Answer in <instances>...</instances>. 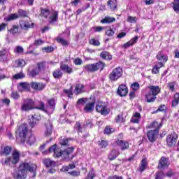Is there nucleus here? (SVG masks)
Wrapping results in <instances>:
<instances>
[{
  "label": "nucleus",
  "instance_id": "nucleus-41",
  "mask_svg": "<svg viewBox=\"0 0 179 179\" xmlns=\"http://www.w3.org/2000/svg\"><path fill=\"white\" fill-rule=\"evenodd\" d=\"M115 22V18L110 16H106L101 20V23H113Z\"/></svg>",
  "mask_w": 179,
  "mask_h": 179
},
{
  "label": "nucleus",
  "instance_id": "nucleus-63",
  "mask_svg": "<svg viewBox=\"0 0 179 179\" xmlns=\"http://www.w3.org/2000/svg\"><path fill=\"white\" fill-rule=\"evenodd\" d=\"M105 134H107L108 135H110V134H113V132H114V129H111L109 127H106L105 128Z\"/></svg>",
  "mask_w": 179,
  "mask_h": 179
},
{
  "label": "nucleus",
  "instance_id": "nucleus-4",
  "mask_svg": "<svg viewBox=\"0 0 179 179\" xmlns=\"http://www.w3.org/2000/svg\"><path fill=\"white\" fill-rule=\"evenodd\" d=\"M41 16L47 19L50 24H55L58 22V11H50L48 8H41Z\"/></svg>",
  "mask_w": 179,
  "mask_h": 179
},
{
  "label": "nucleus",
  "instance_id": "nucleus-37",
  "mask_svg": "<svg viewBox=\"0 0 179 179\" xmlns=\"http://www.w3.org/2000/svg\"><path fill=\"white\" fill-rule=\"evenodd\" d=\"M29 125L31 128H34L36 124H37V119L35 116L31 115L28 120Z\"/></svg>",
  "mask_w": 179,
  "mask_h": 179
},
{
  "label": "nucleus",
  "instance_id": "nucleus-6",
  "mask_svg": "<svg viewBox=\"0 0 179 179\" xmlns=\"http://www.w3.org/2000/svg\"><path fill=\"white\" fill-rule=\"evenodd\" d=\"M104 66H106V64L99 61L96 63L84 66V70L86 71V72H91L93 73L94 72H97L99 69L100 71H103L104 69Z\"/></svg>",
  "mask_w": 179,
  "mask_h": 179
},
{
  "label": "nucleus",
  "instance_id": "nucleus-12",
  "mask_svg": "<svg viewBox=\"0 0 179 179\" xmlns=\"http://www.w3.org/2000/svg\"><path fill=\"white\" fill-rule=\"evenodd\" d=\"M178 140V134L176 132H172L166 137V145L170 148L176 146L177 145V141Z\"/></svg>",
  "mask_w": 179,
  "mask_h": 179
},
{
  "label": "nucleus",
  "instance_id": "nucleus-17",
  "mask_svg": "<svg viewBox=\"0 0 179 179\" xmlns=\"http://www.w3.org/2000/svg\"><path fill=\"white\" fill-rule=\"evenodd\" d=\"M45 136H51V134H52V123H51L50 120H48L47 122L45 123Z\"/></svg>",
  "mask_w": 179,
  "mask_h": 179
},
{
  "label": "nucleus",
  "instance_id": "nucleus-10",
  "mask_svg": "<svg viewBox=\"0 0 179 179\" xmlns=\"http://www.w3.org/2000/svg\"><path fill=\"white\" fill-rule=\"evenodd\" d=\"M95 108L96 111L101 114V115H108V114H110V109L107 108L106 103L98 102Z\"/></svg>",
  "mask_w": 179,
  "mask_h": 179
},
{
  "label": "nucleus",
  "instance_id": "nucleus-38",
  "mask_svg": "<svg viewBox=\"0 0 179 179\" xmlns=\"http://www.w3.org/2000/svg\"><path fill=\"white\" fill-rule=\"evenodd\" d=\"M69 141H73V138H68L66 137L64 138H62L60 139V145H62V146H69Z\"/></svg>",
  "mask_w": 179,
  "mask_h": 179
},
{
  "label": "nucleus",
  "instance_id": "nucleus-13",
  "mask_svg": "<svg viewBox=\"0 0 179 179\" xmlns=\"http://www.w3.org/2000/svg\"><path fill=\"white\" fill-rule=\"evenodd\" d=\"M10 58V52L8 49L0 50V62H8Z\"/></svg>",
  "mask_w": 179,
  "mask_h": 179
},
{
  "label": "nucleus",
  "instance_id": "nucleus-59",
  "mask_svg": "<svg viewBox=\"0 0 179 179\" xmlns=\"http://www.w3.org/2000/svg\"><path fill=\"white\" fill-rule=\"evenodd\" d=\"M35 108H37V110H41L42 111H47V109H45V105L43 102H40L39 106H35Z\"/></svg>",
  "mask_w": 179,
  "mask_h": 179
},
{
  "label": "nucleus",
  "instance_id": "nucleus-43",
  "mask_svg": "<svg viewBox=\"0 0 179 179\" xmlns=\"http://www.w3.org/2000/svg\"><path fill=\"white\" fill-rule=\"evenodd\" d=\"M85 86H83V84H77L76 85V88L74 90V92L76 94H80V93H82L83 92V88Z\"/></svg>",
  "mask_w": 179,
  "mask_h": 179
},
{
  "label": "nucleus",
  "instance_id": "nucleus-51",
  "mask_svg": "<svg viewBox=\"0 0 179 179\" xmlns=\"http://www.w3.org/2000/svg\"><path fill=\"white\" fill-rule=\"evenodd\" d=\"M115 33V29H111V27H109L108 29L106 31V34L108 37H113Z\"/></svg>",
  "mask_w": 179,
  "mask_h": 179
},
{
  "label": "nucleus",
  "instance_id": "nucleus-20",
  "mask_svg": "<svg viewBox=\"0 0 179 179\" xmlns=\"http://www.w3.org/2000/svg\"><path fill=\"white\" fill-rule=\"evenodd\" d=\"M169 159L162 157L159 161L157 169H166V167H169Z\"/></svg>",
  "mask_w": 179,
  "mask_h": 179
},
{
  "label": "nucleus",
  "instance_id": "nucleus-25",
  "mask_svg": "<svg viewBox=\"0 0 179 179\" xmlns=\"http://www.w3.org/2000/svg\"><path fill=\"white\" fill-rule=\"evenodd\" d=\"M20 27L23 30H29V29H31V27H33V23L30 24V22L29 21L22 20L20 22Z\"/></svg>",
  "mask_w": 179,
  "mask_h": 179
},
{
  "label": "nucleus",
  "instance_id": "nucleus-30",
  "mask_svg": "<svg viewBox=\"0 0 179 179\" xmlns=\"http://www.w3.org/2000/svg\"><path fill=\"white\" fill-rule=\"evenodd\" d=\"M36 68L39 71V73L44 71L45 69H47V62H41L37 63Z\"/></svg>",
  "mask_w": 179,
  "mask_h": 179
},
{
  "label": "nucleus",
  "instance_id": "nucleus-24",
  "mask_svg": "<svg viewBox=\"0 0 179 179\" xmlns=\"http://www.w3.org/2000/svg\"><path fill=\"white\" fill-rule=\"evenodd\" d=\"M163 127L162 123L157 122V121H154L148 126V128L154 129V131H157L158 132L160 131V128Z\"/></svg>",
  "mask_w": 179,
  "mask_h": 179
},
{
  "label": "nucleus",
  "instance_id": "nucleus-28",
  "mask_svg": "<svg viewBox=\"0 0 179 179\" xmlns=\"http://www.w3.org/2000/svg\"><path fill=\"white\" fill-rule=\"evenodd\" d=\"M64 75L61 69H57L52 72V76L55 79H61Z\"/></svg>",
  "mask_w": 179,
  "mask_h": 179
},
{
  "label": "nucleus",
  "instance_id": "nucleus-52",
  "mask_svg": "<svg viewBox=\"0 0 179 179\" xmlns=\"http://www.w3.org/2000/svg\"><path fill=\"white\" fill-rule=\"evenodd\" d=\"M95 177H96V173H94V170L91 169L89 171V173H88L87 177L85 178V179H93Z\"/></svg>",
  "mask_w": 179,
  "mask_h": 179
},
{
  "label": "nucleus",
  "instance_id": "nucleus-27",
  "mask_svg": "<svg viewBox=\"0 0 179 179\" xmlns=\"http://www.w3.org/2000/svg\"><path fill=\"white\" fill-rule=\"evenodd\" d=\"M8 31L10 34L15 36L19 33V25L13 24L10 28H8Z\"/></svg>",
  "mask_w": 179,
  "mask_h": 179
},
{
  "label": "nucleus",
  "instance_id": "nucleus-57",
  "mask_svg": "<svg viewBox=\"0 0 179 179\" xmlns=\"http://www.w3.org/2000/svg\"><path fill=\"white\" fill-rule=\"evenodd\" d=\"M23 47L22 46H17L15 49H14V52H15V54H23Z\"/></svg>",
  "mask_w": 179,
  "mask_h": 179
},
{
  "label": "nucleus",
  "instance_id": "nucleus-33",
  "mask_svg": "<svg viewBox=\"0 0 179 179\" xmlns=\"http://www.w3.org/2000/svg\"><path fill=\"white\" fill-rule=\"evenodd\" d=\"M100 57L102 58V59H106L107 61H110V59H113V56H111L110 52L107 51H103L100 54Z\"/></svg>",
  "mask_w": 179,
  "mask_h": 179
},
{
  "label": "nucleus",
  "instance_id": "nucleus-40",
  "mask_svg": "<svg viewBox=\"0 0 179 179\" xmlns=\"http://www.w3.org/2000/svg\"><path fill=\"white\" fill-rule=\"evenodd\" d=\"M179 103V92L174 94L173 100L172 101V107H177Z\"/></svg>",
  "mask_w": 179,
  "mask_h": 179
},
{
  "label": "nucleus",
  "instance_id": "nucleus-49",
  "mask_svg": "<svg viewBox=\"0 0 179 179\" xmlns=\"http://www.w3.org/2000/svg\"><path fill=\"white\" fill-rule=\"evenodd\" d=\"M89 42L91 45H94L95 47H99L100 45V41L96 38H91Z\"/></svg>",
  "mask_w": 179,
  "mask_h": 179
},
{
  "label": "nucleus",
  "instance_id": "nucleus-11",
  "mask_svg": "<svg viewBox=\"0 0 179 179\" xmlns=\"http://www.w3.org/2000/svg\"><path fill=\"white\" fill-rule=\"evenodd\" d=\"M96 104V99L94 96H91L88 98L85 106H84L85 113H92L94 110V105Z\"/></svg>",
  "mask_w": 179,
  "mask_h": 179
},
{
  "label": "nucleus",
  "instance_id": "nucleus-5",
  "mask_svg": "<svg viewBox=\"0 0 179 179\" xmlns=\"http://www.w3.org/2000/svg\"><path fill=\"white\" fill-rule=\"evenodd\" d=\"M20 161V152L15 150L12 154V156L6 158L5 160L2 159L1 164L3 166H12L17 164V162Z\"/></svg>",
  "mask_w": 179,
  "mask_h": 179
},
{
  "label": "nucleus",
  "instance_id": "nucleus-54",
  "mask_svg": "<svg viewBox=\"0 0 179 179\" xmlns=\"http://www.w3.org/2000/svg\"><path fill=\"white\" fill-rule=\"evenodd\" d=\"M42 51L46 53L53 52L54 48L52 46H47L45 48H42Z\"/></svg>",
  "mask_w": 179,
  "mask_h": 179
},
{
  "label": "nucleus",
  "instance_id": "nucleus-7",
  "mask_svg": "<svg viewBox=\"0 0 179 179\" xmlns=\"http://www.w3.org/2000/svg\"><path fill=\"white\" fill-rule=\"evenodd\" d=\"M17 135H18L17 137V141H19L21 143H24V142H26V138H27V136L29 135L27 125H21L17 131Z\"/></svg>",
  "mask_w": 179,
  "mask_h": 179
},
{
  "label": "nucleus",
  "instance_id": "nucleus-50",
  "mask_svg": "<svg viewBox=\"0 0 179 179\" xmlns=\"http://www.w3.org/2000/svg\"><path fill=\"white\" fill-rule=\"evenodd\" d=\"M166 177L164 172L163 171H160L156 173L155 179H163Z\"/></svg>",
  "mask_w": 179,
  "mask_h": 179
},
{
  "label": "nucleus",
  "instance_id": "nucleus-34",
  "mask_svg": "<svg viewBox=\"0 0 179 179\" xmlns=\"http://www.w3.org/2000/svg\"><path fill=\"white\" fill-rule=\"evenodd\" d=\"M19 86L24 92L30 91V84H29V83L27 82L20 83Z\"/></svg>",
  "mask_w": 179,
  "mask_h": 179
},
{
  "label": "nucleus",
  "instance_id": "nucleus-42",
  "mask_svg": "<svg viewBox=\"0 0 179 179\" xmlns=\"http://www.w3.org/2000/svg\"><path fill=\"white\" fill-rule=\"evenodd\" d=\"M63 93L67 95L69 99H72V96H73V87H71L69 90H64Z\"/></svg>",
  "mask_w": 179,
  "mask_h": 179
},
{
  "label": "nucleus",
  "instance_id": "nucleus-44",
  "mask_svg": "<svg viewBox=\"0 0 179 179\" xmlns=\"http://www.w3.org/2000/svg\"><path fill=\"white\" fill-rule=\"evenodd\" d=\"M16 19H19V14L15 13L9 15L6 20H7V22H10L12 20H16Z\"/></svg>",
  "mask_w": 179,
  "mask_h": 179
},
{
  "label": "nucleus",
  "instance_id": "nucleus-39",
  "mask_svg": "<svg viewBox=\"0 0 179 179\" xmlns=\"http://www.w3.org/2000/svg\"><path fill=\"white\" fill-rule=\"evenodd\" d=\"M45 41H44L42 39H36L34 41V43L31 44L29 47V48H31V47L35 46V47H40V45H43Z\"/></svg>",
  "mask_w": 179,
  "mask_h": 179
},
{
  "label": "nucleus",
  "instance_id": "nucleus-45",
  "mask_svg": "<svg viewBox=\"0 0 179 179\" xmlns=\"http://www.w3.org/2000/svg\"><path fill=\"white\" fill-rule=\"evenodd\" d=\"M173 9L176 13H179V0H174L172 2Z\"/></svg>",
  "mask_w": 179,
  "mask_h": 179
},
{
  "label": "nucleus",
  "instance_id": "nucleus-36",
  "mask_svg": "<svg viewBox=\"0 0 179 179\" xmlns=\"http://www.w3.org/2000/svg\"><path fill=\"white\" fill-rule=\"evenodd\" d=\"M108 6H109L110 10H115L117 9V0H109Z\"/></svg>",
  "mask_w": 179,
  "mask_h": 179
},
{
  "label": "nucleus",
  "instance_id": "nucleus-26",
  "mask_svg": "<svg viewBox=\"0 0 179 179\" xmlns=\"http://www.w3.org/2000/svg\"><path fill=\"white\" fill-rule=\"evenodd\" d=\"M60 69L69 74H71L73 72V69L71 67H70L68 64H65L64 63H61Z\"/></svg>",
  "mask_w": 179,
  "mask_h": 179
},
{
  "label": "nucleus",
  "instance_id": "nucleus-62",
  "mask_svg": "<svg viewBox=\"0 0 179 179\" xmlns=\"http://www.w3.org/2000/svg\"><path fill=\"white\" fill-rule=\"evenodd\" d=\"M11 97L12 99H14L15 100H17V99L20 98V95L16 92H13L11 93Z\"/></svg>",
  "mask_w": 179,
  "mask_h": 179
},
{
  "label": "nucleus",
  "instance_id": "nucleus-60",
  "mask_svg": "<svg viewBox=\"0 0 179 179\" xmlns=\"http://www.w3.org/2000/svg\"><path fill=\"white\" fill-rule=\"evenodd\" d=\"M131 89H133L134 92H136V90H139L141 85L138 83H134L131 85Z\"/></svg>",
  "mask_w": 179,
  "mask_h": 179
},
{
  "label": "nucleus",
  "instance_id": "nucleus-55",
  "mask_svg": "<svg viewBox=\"0 0 179 179\" xmlns=\"http://www.w3.org/2000/svg\"><path fill=\"white\" fill-rule=\"evenodd\" d=\"M10 150H12V148L9 146L5 147L2 152V155H5L6 156H8V155L10 153Z\"/></svg>",
  "mask_w": 179,
  "mask_h": 179
},
{
  "label": "nucleus",
  "instance_id": "nucleus-22",
  "mask_svg": "<svg viewBox=\"0 0 179 179\" xmlns=\"http://www.w3.org/2000/svg\"><path fill=\"white\" fill-rule=\"evenodd\" d=\"M138 40H139V36H136L134 38L131 39L129 42L124 43L123 45V48H129V47H132L134 44H136V43H138Z\"/></svg>",
  "mask_w": 179,
  "mask_h": 179
},
{
  "label": "nucleus",
  "instance_id": "nucleus-2",
  "mask_svg": "<svg viewBox=\"0 0 179 179\" xmlns=\"http://www.w3.org/2000/svg\"><path fill=\"white\" fill-rule=\"evenodd\" d=\"M74 149L75 148L73 147H70L66 150L62 151L61 148H58V145H57V144H54L50 148H49L48 152L54 153L53 156L57 159L59 157H63V159H65V160H72V159L73 158V155H72V154L73 153Z\"/></svg>",
  "mask_w": 179,
  "mask_h": 179
},
{
  "label": "nucleus",
  "instance_id": "nucleus-31",
  "mask_svg": "<svg viewBox=\"0 0 179 179\" xmlns=\"http://www.w3.org/2000/svg\"><path fill=\"white\" fill-rule=\"evenodd\" d=\"M131 121L134 124H139V121H141V113L136 112L131 117Z\"/></svg>",
  "mask_w": 179,
  "mask_h": 179
},
{
  "label": "nucleus",
  "instance_id": "nucleus-3",
  "mask_svg": "<svg viewBox=\"0 0 179 179\" xmlns=\"http://www.w3.org/2000/svg\"><path fill=\"white\" fill-rule=\"evenodd\" d=\"M147 93L145 94V101L147 103H155L156 101V96L162 92V89L159 85H150L147 87Z\"/></svg>",
  "mask_w": 179,
  "mask_h": 179
},
{
  "label": "nucleus",
  "instance_id": "nucleus-8",
  "mask_svg": "<svg viewBox=\"0 0 179 179\" xmlns=\"http://www.w3.org/2000/svg\"><path fill=\"white\" fill-rule=\"evenodd\" d=\"M123 73H124V71H122V68L116 67L109 74L108 76L109 80H110V82H117V80L122 76Z\"/></svg>",
  "mask_w": 179,
  "mask_h": 179
},
{
  "label": "nucleus",
  "instance_id": "nucleus-47",
  "mask_svg": "<svg viewBox=\"0 0 179 179\" xmlns=\"http://www.w3.org/2000/svg\"><path fill=\"white\" fill-rule=\"evenodd\" d=\"M15 66L23 68L26 65V62L24 59H18L15 62Z\"/></svg>",
  "mask_w": 179,
  "mask_h": 179
},
{
  "label": "nucleus",
  "instance_id": "nucleus-58",
  "mask_svg": "<svg viewBox=\"0 0 179 179\" xmlns=\"http://www.w3.org/2000/svg\"><path fill=\"white\" fill-rule=\"evenodd\" d=\"M89 99H87V98H80V99H79L78 100V101H77V105L78 106H80V104H82L83 106L85 104V103H87V100H88Z\"/></svg>",
  "mask_w": 179,
  "mask_h": 179
},
{
  "label": "nucleus",
  "instance_id": "nucleus-53",
  "mask_svg": "<svg viewBox=\"0 0 179 179\" xmlns=\"http://www.w3.org/2000/svg\"><path fill=\"white\" fill-rule=\"evenodd\" d=\"M56 41L62 44V45H68V41L61 37H57Z\"/></svg>",
  "mask_w": 179,
  "mask_h": 179
},
{
  "label": "nucleus",
  "instance_id": "nucleus-18",
  "mask_svg": "<svg viewBox=\"0 0 179 179\" xmlns=\"http://www.w3.org/2000/svg\"><path fill=\"white\" fill-rule=\"evenodd\" d=\"M31 87L34 90H38L40 92L45 88V84L43 83L32 82L31 83Z\"/></svg>",
  "mask_w": 179,
  "mask_h": 179
},
{
  "label": "nucleus",
  "instance_id": "nucleus-14",
  "mask_svg": "<svg viewBox=\"0 0 179 179\" xmlns=\"http://www.w3.org/2000/svg\"><path fill=\"white\" fill-rule=\"evenodd\" d=\"M157 135H159V131H157V130H150L147 133L148 141L151 142V143L156 142Z\"/></svg>",
  "mask_w": 179,
  "mask_h": 179
},
{
  "label": "nucleus",
  "instance_id": "nucleus-21",
  "mask_svg": "<svg viewBox=\"0 0 179 179\" xmlns=\"http://www.w3.org/2000/svg\"><path fill=\"white\" fill-rule=\"evenodd\" d=\"M55 99L52 98L48 100V105L46 107V111H50V113H52L54 110H55Z\"/></svg>",
  "mask_w": 179,
  "mask_h": 179
},
{
  "label": "nucleus",
  "instance_id": "nucleus-15",
  "mask_svg": "<svg viewBox=\"0 0 179 179\" xmlns=\"http://www.w3.org/2000/svg\"><path fill=\"white\" fill-rule=\"evenodd\" d=\"M117 93L120 97H124L128 94V87L124 84L119 85V87L117 90Z\"/></svg>",
  "mask_w": 179,
  "mask_h": 179
},
{
  "label": "nucleus",
  "instance_id": "nucleus-23",
  "mask_svg": "<svg viewBox=\"0 0 179 179\" xmlns=\"http://www.w3.org/2000/svg\"><path fill=\"white\" fill-rule=\"evenodd\" d=\"M156 58L160 62H164V63L167 62V60L169 59V57H167V55H164V53H163V52L162 51H159L157 54Z\"/></svg>",
  "mask_w": 179,
  "mask_h": 179
},
{
  "label": "nucleus",
  "instance_id": "nucleus-64",
  "mask_svg": "<svg viewBox=\"0 0 179 179\" xmlns=\"http://www.w3.org/2000/svg\"><path fill=\"white\" fill-rule=\"evenodd\" d=\"M75 65H82L83 64V62L82 61V59L80 58H76L74 61H73Z\"/></svg>",
  "mask_w": 179,
  "mask_h": 179
},
{
  "label": "nucleus",
  "instance_id": "nucleus-32",
  "mask_svg": "<svg viewBox=\"0 0 179 179\" xmlns=\"http://www.w3.org/2000/svg\"><path fill=\"white\" fill-rule=\"evenodd\" d=\"M119 155H120V152H118V150H112L110 153L108 155V159L109 160H115V159H117Z\"/></svg>",
  "mask_w": 179,
  "mask_h": 179
},
{
  "label": "nucleus",
  "instance_id": "nucleus-46",
  "mask_svg": "<svg viewBox=\"0 0 179 179\" xmlns=\"http://www.w3.org/2000/svg\"><path fill=\"white\" fill-rule=\"evenodd\" d=\"M36 143V137L34 135L30 134V136L27 139V143L28 145H33Z\"/></svg>",
  "mask_w": 179,
  "mask_h": 179
},
{
  "label": "nucleus",
  "instance_id": "nucleus-35",
  "mask_svg": "<svg viewBox=\"0 0 179 179\" xmlns=\"http://www.w3.org/2000/svg\"><path fill=\"white\" fill-rule=\"evenodd\" d=\"M146 167H148V162L146 161V159H143L141 162V165L139 166V171H141V173H143V171L146 170Z\"/></svg>",
  "mask_w": 179,
  "mask_h": 179
},
{
  "label": "nucleus",
  "instance_id": "nucleus-19",
  "mask_svg": "<svg viewBox=\"0 0 179 179\" xmlns=\"http://www.w3.org/2000/svg\"><path fill=\"white\" fill-rule=\"evenodd\" d=\"M40 75V71L37 67H29L28 69V76L30 78H36Z\"/></svg>",
  "mask_w": 179,
  "mask_h": 179
},
{
  "label": "nucleus",
  "instance_id": "nucleus-56",
  "mask_svg": "<svg viewBox=\"0 0 179 179\" xmlns=\"http://www.w3.org/2000/svg\"><path fill=\"white\" fill-rule=\"evenodd\" d=\"M99 145L102 148L104 149V148H107L108 146V142L106 141L102 140L99 142Z\"/></svg>",
  "mask_w": 179,
  "mask_h": 179
},
{
  "label": "nucleus",
  "instance_id": "nucleus-9",
  "mask_svg": "<svg viewBox=\"0 0 179 179\" xmlns=\"http://www.w3.org/2000/svg\"><path fill=\"white\" fill-rule=\"evenodd\" d=\"M36 102L31 99H24L21 106V111H30L36 108Z\"/></svg>",
  "mask_w": 179,
  "mask_h": 179
},
{
  "label": "nucleus",
  "instance_id": "nucleus-29",
  "mask_svg": "<svg viewBox=\"0 0 179 179\" xmlns=\"http://www.w3.org/2000/svg\"><path fill=\"white\" fill-rule=\"evenodd\" d=\"M43 164L46 167H55L57 166V163L50 159H43Z\"/></svg>",
  "mask_w": 179,
  "mask_h": 179
},
{
  "label": "nucleus",
  "instance_id": "nucleus-61",
  "mask_svg": "<svg viewBox=\"0 0 179 179\" xmlns=\"http://www.w3.org/2000/svg\"><path fill=\"white\" fill-rule=\"evenodd\" d=\"M138 19L136 17H132V16H128L127 21L129 22V23H136V21Z\"/></svg>",
  "mask_w": 179,
  "mask_h": 179
},
{
  "label": "nucleus",
  "instance_id": "nucleus-48",
  "mask_svg": "<svg viewBox=\"0 0 179 179\" xmlns=\"http://www.w3.org/2000/svg\"><path fill=\"white\" fill-rule=\"evenodd\" d=\"M13 78L15 79V80H17L19 79H23V78H26V76L23 73V72L21 71L13 76Z\"/></svg>",
  "mask_w": 179,
  "mask_h": 179
},
{
  "label": "nucleus",
  "instance_id": "nucleus-1",
  "mask_svg": "<svg viewBox=\"0 0 179 179\" xmlns=\"http://www.w3.org/2000/svg\"><path fill=\"white\" fill-rule=\"evenodd\" d=\"M28 171L29 173H33L34 177H36L37 165L29 162L27 160H24L20 164L18 170L14 173L13 177L15 179H24L27 177Z\"/></svg>",
  "mask_w": 179,
  "mask_h": 179
},
{
  "label": "nucleus",
  "instance_id": "nucleus-16",
  "mask_svg": "<svg viewBox=\"0 0 179 179\" xmlns=\"http://www.w3.org/2000/svg\"><path fill=\"white\" fill-rule=\"evenodd\" d=\"M115 143L120 147L121 150H127V149H129V143L127 141L118 139L115 141Z\"/></svg>",
  "mask_w": 179,
  "mask_h": 179
}]
</instances>
